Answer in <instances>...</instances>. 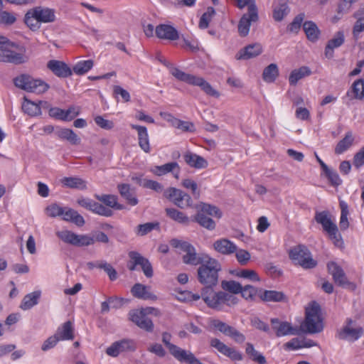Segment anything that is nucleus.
<instances>
[{
    "instance_id": "nucleus-4",
    "label": "nucleus",
    "mask_w": 364,
    "mask_h": 364,
    "mask_svg": "<svg viewBox=\"0 0 364 364\" xmlns=\"http://www.w3.org/2000/svg\"><path fill=\"white\" fill-rule=\"evenodd\" d=\"M14 85L26 92L42 94L50 87L49 85L41 79H35L27 74H21L14 79Z\"/></svg>"
},
{
    "instance_id": "nucleus-60",
    "label": "nucleus",
    "mask_w": 364,
    "mask_h": 364,
    "mask_svg": "<svg viewBox=\"0 0 364 364\" xmlns=\"http://www.w3.org/2000/svg\"><path fill=\"white\" fill-rule=\"evenodd\" d=\"M340 208H341V218H340V226L341 228H348L349 225V223L348 221V204L341 200L340 201Z\"/></svg>"
},
{
    "instance_id": "nucleus-64",
    "label": "nucleus",
    "mask_w": 364,
    "mask_h": 364,
    "mask_svg": "<svg viewBox=\"0 0 364 364\" xmlns=\"http://www.w3.org/2000/svg\"><path fill=\"white\" fill-rule=\"evenodd\" d=\"M237 276L241 278L249 279L252 282L260 281V278L257 273L252 269H242L237 274Z\"/></svg>"
},
{
    "instance_id": "nucleus-58",
    "label": "nucleus",
    "mask_w": 364,
    "mask_h": 364,
    "mask_svg": "<svg viewBox=\"0 0 364 364\" xmlns=\"http://www.w3.org/2000/svg\"><path fill=\"white\" fill-rule=\"evenodd\" d=\"M6 48H16L21 52H25L24 46H19L16 43L10 41L6 37L0 36V51H3Z\"/></svg>"
},
{
    "instance_id": "nucleus-47",
    "label": "nucleus",
    "mask_w": 364,
    "mask_h": 364,
    "mask_svg": "<svg viewBox=\"0 0 364 364\" xmlns=\"http://www.w3.org/2000/svg\"><path fill=\"white\" fill-rule=\"evenodd\" d=\"M94 65L92 60H81L74 65L73 72L79 75H82L87 73Z\"/></svg>"
},
{
    "instance_id": "nucleus-11",
    "label": "nucleus",
    "mask_w": 364,
    "mask_h": 364,
    "mask_svg": "<svg viewBox=\"0 0 364 364\" xmlns=\"http://www.w3.org/2000/svg\"><path fill=\"white\" fill-rule=\"evenodd\" d=\"M201 296L207 306L213 309H223V291L215 292L213 287L203 288Z\"/></svg>"
},
{
    "instance_id": "nucleus-23",
    "label": "nucleus",
    "mask_w": 364,
    "mask_h": 364,
    "mask_svg": "<svg viewBox=\"0 0 364 364\" xmlns=\"http://www.w3.org/2000/svg\"><path fill=\"white\" fill-rule=\"evenodd\" d=\"M150 289L151 287L149 286L136 283L132 287L131 292L132 295L137 299L143 300H156L157 296L151 292Z\"/></svg>"
},
{
    "instance_id": "nucleus-27",
    "label": "nucleus",
    "mask_w": 364,
    "mask_h": 364,
    "mask_svg": "<svg viewBox=\"0 0 364 364\" xmlns=\"http://www.w3.org/2000/svg\"><path fill=\"white\" fill-rule=\"evenodd\" d=\"M185 162L195 168H204L208 166V161L202 156L196 154L188 151L183 156Z\"/></svg>"
},
{
    "instance_id": "nucleus-42",
    "label": "nucleus",
    "mask_w": 364,
    "mask_h": 364,
    "mask_svg": "<svg viewBox=\"0 0 364 364\" xmlns=\"http://www.w3.org/2000/svg\"><path fill=\"white\" fill-rule=\"evenodd\" d=\"M63 186L70 188L85 189L86 188L85 182L77 177H64L61 180Z\"/></svg>"
},
{
    "instance_id": "nucleus-17",
    "label": "nucleus",
    "mask_w": 364,
    "mask_h": 364,
    "mask_svg": "<svg viewBox=\"0 0 364 364\" xmlns=\"http://www.w3.org/2000/svg\"><path fill=\"white\" fill-rule=\"evenodd\" d=\"M47 68L57 77L66 78L73 74L70 68L63 61L50 60L47 63Z\"/></svg>"
},
{
    "instance_id": "nucleus-35",
    "label": "nucleus",
    "mask_w": 364,
    "mask_h": 364,
    "mask_svg": "<svg viewBox=\"0 0 364 364\" xmlns=\"http://www.w3.org/2000/svg\"><path fill=\"white\" fill-rule=\"evenodd\" d=\"M55 335L57 336L60 341L73 340L74 336L71 321H66L61 326L58 327Z\"/></svg>"
},
{
    "instance_id": "nucleus-30",
    "label": "nucleus",
    "mask_w": 364,
    "mask_h": 364,
    "mask_svg": "<svg viewBox=\"0 0 364 364\" xmlns=\"http://www.w3.org/2000/svg\"><path fill=\"white\" fill-rule=\"evenodd\" d=\"M172 172L176 178H178L180 174V167L177 162H169L161 166L155 167L154 173L157 176H162Z\"/></svg>"
},
{
    "instance_id": "nucleus-18",
    "label": "nucleus",
    "mask_w": 364,
    "mask_h": 364,
    "mask_svg": "<svg viewBox=\"0 0 364 364\" xmlns=\"http://www.w3.org/2000/svg\"><path fill=\"white\" fill-rule=\"evenodd\" d=\"M129 317L132 321H133L140 328L148 332L153 331L154 324L152 321L148 318L142 311H132L129 313Z\"/></svg>"
},
{
    "instance_id": "nucleus-19",
    "label": "nucleus",
    "mask_w": 364,
    "mask_h": 364,
    "mask_svg": "<svg viewBox=\"0 0 364 364\" xmlns=\"http://www.w3.org/2000/svg\"><path fill=\"white\" fill-rule=\"evenodd\" d=\"M36 20L41 24V23H48L55 21V10L43 6H36L31 9Z\"/></svg>"
},
{
    "instance_id": "nucleus-1",
    "label": "nucleus",
    "mask_w": 364,
    "mask_h": 364,
    "mask_svg": "<svg viewBox=\"0 0 364 364\" xmlns=\"http://www.w3.org/2000/svg\"><path fill=\"white\" fill-rule=\"evenodd\" d=\"M198 269V279L205 286L204 288H210L216 286L218 282V273L221 271L220 263L210 257L205 256L199 264Z\"/></svg>"
},
{
    "instance_id": "nucleus-13",
    "label": "nucleus",
    "mask_w": 364,
    "mask_h": 364,
    "mask_svg": "<svg viewBox=\"0 0 364 364\" xmlns=\"http://www.w3.org/2000/svg\"><path fill=\"white\" fill-rule=\"evenodd\" d=\"M77 203L81 207L102 216L109 217L113 214L110 208L90 198H80L77 199Z\"/></svg>"
},
{
    "instance_id": "nucleus-8",
    "label": "nucleus",
    "mask_w": 364,
    "mask_h": 364,
    "mask_svg": "<svg viewBox=\"0 0 364 364\" xmlns=\"http://www.w3.org/2000/svg\"><path fill=\"white\" fill-rule=\"evenodd\" d=\"M354 324L355 321L352 318H347L344 325L337 331L336 337L339 340L349 342L358 341L363 334V328Z\"/></svg>"
},
{
    "instance_id": "nucleus-28",
    "label": "nucleus",
    "mask_w": 364,
    "mask_h": 364,
    "mask_svg": "<svg viewBox=\"0 0 364 364\" xmlns=\"http://www.w3.org/2000/svg\"><path fill=\"white\" fill-rule=\"evenodd\" d=\"M314 219L322 228H337L335 218L328 210L316 212Z\"/></svg>"
},
{
    "instance_id": "nucleus-22",
    "label": "nucleus",
    "mask_w": 364,
    "mask_h": 364,
    "mask_svg": "<svg viewBox=\"0 0 364 364\" xmlns=\"http://www.w3.org/2000/svg\"><path fill=\"white\" fill-rule=\"evenodd\" d=\"M27 58L22 53H18L6 48L0 51V61L3 63H9L15 65L22 64L26 62Z\"/></svg>"
},
{
    "instance_id": "nucleus-63",
    "label": "nucleus",
    "mask_w": 364,
    "mask_h": 364,
    "mask_svg": "<svg viewBox=\"0 0 364 364\" xmlns=\"http://www.w3.org/2000/svg\"><path fill=\"white\" fill-rule=\"evenodd\" d=\"M16 21L14 14L4 11L0 12V24L4 26L13 25Z\"/></svg>"
},
{
    "instance_id": "nucleus-6",
    "label": "nucleus",
    "mask_w": 364,
    "mask_h": 364,
    "mask_svg": "<svg viewBox=\"0 0 364 364\" xmlns=\"http://www.w3.org/2000/svg\"><path fill=\"white\" fill-rule=\"evenodd\" d=\"M289 257L304 269H312L317 265V262L312 258L310 251L304 245H299L289 251Z\"/></svg>"
},
{
    "instance_id": "nucleus-49",
    "label": "nucleus",
    "mask_w": 364,
    "mask_h": 364,
    "mask_svg": "<svg viewBox=\"0 0 364 364\" xmlns=\"http://www.w3.org/2000/svg\"><path fill=\"white\" fill-rule=\"evenodd\" d=\"M351 92L355 99L363 100L364 98V80H356L351 86Z\"/></svg>"
},
{
    "instance_id": "nucleus-9",
    "label": "nucleus",
    "mask_w": 364,
    "mask_h": 364,
    "mask_svg": "<svg viewBox=\"0 0 364 364\" xmlns=\"http://www.w3.org/2000/svg\"><path fill=\"white\" fill-rule=\"evenodd\" d=\"M129 257L130 260L127 264V267L130 271L136 270V267L139 266L147 278H151L153 276L152 265L147 258L136 251L129 252Z\"/></svg>"
},
{
    "instance_id": "nucleus-20",
    "label": "nucleus",
    "mask_w": 364,
    "mask_h": 364,
    "mask_svg": "<svg viewBox=\"0 0 364 364\" xmlns=\"http://www.w3.org/2000/svg\"><path fill=\"white\" fill-rule=\"evenodd\" d=\"M262 53V46L260 43H256L250 44L240 50L236 54L237 60H248L259 55Z\"/></svg>"
},
{
    "instance_id": "nucleus-32",
    "label": "nucleus",
    "mask_w": 364,
    "mask_h": 364,
    "mask_svg": "<svg viewBox=\"0 0 364 364\" xmlns=\"http://www.w3.org/2000/svg\"><path fill=\"white\" fill-rule=\"evenodd\" d=\"M303 29L309 41L314 43L318 40L321 31L314 21H305L303 23Z\"/></svg>"
},
{
    "instance_id": "nucleus-44",
    "label": "nucleus",
    "mask_w": 364,
    "mask_h": 364,
    "mask_svg": "<svg viewBox=\"0 0 364 364\" xmlns=\"http://www.w3.org/2000/svg\"><path fill=\"white\" fill-rule=\"evenodd\" d=\"M353 138L351 132L346 133L345 137L338 141L336 148L335 153L341 154L348 149L353 144Z\"/></svg>"
},
{
    "instance_id": "nucleus-57",
    "label": "nucleus",
    "mask_w": 364,
    "mask_h": 364,
    "mask_svg": "<svg viewBox=\"0 0 364 364\" xmlns=\"http://www.w3.org/2000/svg\"><path fill=\"white\" fill-rule=\"evenodd\" d=\"M201 211L203 213L212 217H215L218 219L222 217V211L215 205H212L208 203H203Z\"/></svg>"
},
{
    "instance_id": "nucleus-43",
    "label": "nucleus",
    "mask_w": 364,
    "mask_h": 364,
    "mask_svg": "<svg viewBox=\"0 0 364 364\" xmlns=\"http://www.w3.org/2000/svg\"><path fill=\"white\" fill-rule=\"evenodd\" d=\"M245 352L253 361L259 364L267 363L265 357L261 353L256 350L252 343H247Z\"/></svg>"
},
{
    "instance_id": "nucleus-37",
    "label": "nucleus",
    "mask_w": 364,
    "mask_h": 364,
    "mask_svg": "<svg viewBox=\"0 0 364 364\" xmlns=\"http://www.w3.org/2000/svg\"><path fill=\"white\" fill-rule=\"evenodd\" d=\"M290 12L287 2H279L273 8L272 17L276 21H282Z\"/></svg>"
},
{
    "instance_id": "nucleus-48",
    "label": "nucleus",
    "mask_w": 364,
    "mask_h": 364,
    "mask_svg": "<svg viewBox=\"0 0 364 364\" xmlns=\"http://www.w3.org/2000/svg\"><path fill=\"white\" fill-rule=\"evenodd\" d=\"M23 22L32 31H37L41 28V24L36 20L31 9L26 13Z\"/></svg>"
},
{
    "instance_id": "nucleus-26",
    "label": "nucleus",
    "mask_w": 364,
    "mask_h": 364,
    "mask_svg": "<svg viewBox=\"0 0 364 364\" xmlns=\"http://www.w3.org/2000/svg\"><path fill=\"white\" fill-rule=\"evenodd\" d=\"M327 267L329 273L332 275L336 283L342 286L348 283L346 276L343 269L336 262H331L328 263Z\"/></svg>"
},
{
    "instance_id": "nucleus-62",
    "label": "nucleus",
    "mask_w": 364,
    "mask_h": 364,
    "mask_svg": "<svg viewBox=\"0 0 364 364\" xmlns=\"http://www.w3.org/2000/svg\"><path fill=\"white\" fill-rule=\"evenodd\" d=\"M305 17L304 14L301 13L296 16L292 22L287 26V30L291 33H298Z\"/></svg>"
},
{
    "instance_id": "nucleus-12",
    "label": "nucleus",
    "mask_w": 364,
    "mask_h": 364,
    "mask_svg": "<svg viewBox=\"0 0 364 364\" xmlns=\"http://www.w3.org/2000/svg\"><path fill=\"white\" fill-rule=\"evenodd\" d=\"M136 348V342L132 339H122L112 343L106 349V353L112 357H117L122 353L132 352Z\"/></svg>"
},
{
    "instance_id": "nucleus-52",
    "label": "nucleus",
    "mask_w": 364,
    "mask_h": 364,
    "mask_svg": "<svg viewBox=\"0 0 364 364\" xmlns=\"http://www.w3.org/2000/svg\"><path fill=\"white\" fill-rule=\"evenodd\" d=\"M221 286L224 290L234 294L240 293L242 289V286L239 282L233 280L223 281Z\"/></svg>"
},
{
    "instance_id": "nucleus-16",
    "label": "nucleus",
    "mask_w": 364,
    "mask_h": 364,
    "mask_svg": "<svg viewBox=\"0 0 364 364\" xmlns=\"http://www.w3.org/2000/svg\"><path fill=\"white\" fill-rule=\"evenodd\" d=\"M211 347L215 348L223 355L230 358L232 360L240 361L242 359V354L235 349L225 345L218 338H212L210 341Z\"/></svg>"
},
{
    "instance_id": "nucleus-14",
    "label": "nucleus",
    "mask_w": 364,
    "mask_h": 364,
    "mask_svg": "<svg viewBox=\"0 0 364 364\" xmlns=\"http://www.w3.org/2000/svg\"><path fill=\"white\" fill-rule=\"evenodd\" d=\"M271 323L277 337L288 335H299L300 333V329L299 328L293 327L292 325L287 321H282L279 318H274L271 319Z\"/></svg>"
},
{
    "instance_id": "nucleus-5",
    "label": "nucleus",
    "mask_w": 364,
    "mask_h": 364,
    "mask_svg": "<svg viewBox=\"0 0 364 364\" xmlns=\"http://www.w3.org/2000/svg\"><path fill=\"white\" fill-rule=\"evenodd\" d=\"M171 245L183 253V262L191 265H198L202 262V259L208 255L197 254L195 247L189 242L178 239H172Z\"/></svg>"
},
{
    "instance_id": "nucleus-50",
    "label": "nucleus",
    "mask_w": 364,
    "mask_h": 364,
    "mask_svg": "<svg viewBox=\"0 0 364 364\" xmlns=\"http://www.w3.org/2000/svg\"><path fill=\"white\" fill-rule=\"evenodd\" d=\"M64 206H61L60 205L53 203L50 205H48L45 208V213L46 215L50 217V218H56V217H60L63 213L64 210Z\"/></svg>"
},
{
    "instance_id": "nucleus-54",
    "label": "nucleus",
    "mask_w": 364,
    "mask_h": 364,
    "mask_svg": "<svg viewBox=\"0 0 364 364\" xmlns=\"http://www.w3.org/2000/svg\"><path fill=\"white\" fill-rule=\"evenodd\" d=\"M182 186L188 189L191 190V194L195 199H198L200 196V191L198 188V184L191 178L183 179L181 182Z\"/></svg>"
},
{
    "instance_id": "nucleus-53",
    "label": "nucleus",
    "mask_w": 364,
    "mask_h": 364,
    "mask_svg": "<svg viewBox=\"0 0 364 364\" xmlns=\"http://www.w3.org/2000/svg\"><path fill=\"white\" fill-rule=\"evenodd\" d=\"M323 171L331 186H338L342 183V180L335 170L328 166L327 169H324Z\"/></svg>"
},
{
    "instance_id": "nucleus-59",
    "label": "nucleus",
    "mask_w": 364,
    "mask_h": 364,
    "mask_svg": "<svg viewBox=\"0 0 364 364\" xmlns=\"http://www.w3.org/2000/svg\"><path fill=\"white\" fill-rule=\"evenodd\" d=\"M166 215L171 219L179 223H186L188 220V217L182 212L175 208H166Z\"/></svg>"
},
{
    "instance_id": "nucleus-31",
    "label": "nucleus",
    "mask_w": 364,
    "mask_h": 364,
    "mask_svg": "<svg viewBox=\"0 0 364 364\" xmlns=\"http://www.w3.org/2000/svg\"><path fill=\"white\" fill-rule=\"evenodd\" d=\"M213 247L217 252L223 255H230L237 250L236 245L226 239L215 241Z\"/></svg>"
},
{
    "instance_id": "nucleus-24",
    "label": "nucleus",
    "mask_w": 364,
    "mask_h": 364,
    "mask_svg": "<svg viewBox=\"0 0 364 364\" xmlns=\"http://www.w3.org/2000/svg\"><path fill=\"white\" fill-rule=\"evenodd\" d=\"M131 127L138 132L139 146L140 148L144 152L149 153L151 149L146 127L136 124H132Z\"/></svg>"
},
{
    "instance_id": "nucleus-15",
    "label": "nucleus",
    "mask_w": 364,
    "mask_h": 364,
    "mask_svg": "<svg viewBox=\"0 0 364 364\" xmlns=\"http://www.w3.org/2000/svg\"><path fill=\"white\" fill-rule=\"evenodd\" d=\"M258 20V11H255L254 6H252L247 14H243L238 23V32L240 36L245 37L248 35L252 22Z\"/></svg>"
},
{
    "instance_id": "nucleus-55",
    "label": "nucleus",
    "mask_w": 364,
    "mask_h": 364,
    "mask_svg": "<svg viewBox=\"0 0 364 364\" xmlns=\"http://www.w3.org/2000/svg\"><path fill=\"white\" fill-rule=\"evenodd\" d=\"M351 6L346 3H343L341 1V2L338 5V9L336 10V14L332 17L331 21L333 23H337L339 20H341L343 16L348 14L350 11Z\"/></svg>"
},
{
    "instance_id": "nucleus-41",
    "label": "nucleus",
    "mask_w": 364,
    "mask_h": 364,
    "mask_svg": "<svg viewBox=\"0 0 364 364\" xmlns=\"http://www.w3.org/2000/svg\"><path fill=\"white\" fill-rule=\"evenodd\" d=\"M58 136L62 139H65L70 141L72 144H80V139L77 135L70 129H60L57 132Z\"/></svg>"
},
{
    "instance_id": "nucleus-51",
    "label": "nucleus",
    "mask_w": 364,
    "mask_h": 364,
    "mask_svg": "<svg viewBox=\"0 0 364 364\" xmlns=\"http://www.w3.org/2000/svg\"><path fill=\"white\" fill-rule=\"evenodd\" d=\"M171 338V336L168 333H164L162 334V341L165 344V346L168 349L170 353L176 358L178 354L180 353V351L182 350V348L178 347L177 346L171 343L170 341Z\"/></svg>"
},
{
    "instance_id": "nucleus-45",
    "label": "nucleus",
    "mask_w": 364,
    "mask_h": 364,
    "mask_svg": "<svg viewBox=\"0 0 364 364\" xmlns=\"http://www.w3.org/2000/svg\"><path fill=\"white\" fill-rule=\"evenodd\" d=\"M325 234L329 237L332 242L337 247H343V240L341 237V234L339 232V229H323Z\"/></svg>"
},
{
    "instance_id": "nucleus-10",
    "label": "nucleus",
    "mask_w": 364,
    "mask_h": 364,
    "mask_svg": "<svg viewBox=\"0 0 364 364\" xmlns=\"http://www.w3.org/2000/svg\"><path fill=\"white\" fill-rule=\"evenodd\" d=\"M57 235L64 242L75 246L90 245L94 242L92 237L87 235H76L68 229L58 231Z\"/></svg>"
},
{
    "instance_id": "nucleus-46",
    "label": "nucleus",
    "mask_w": 364,
    "mask_h": 364,
    "mask_svg": "<svg viewBox=\"0 0 364 364\" xmlns=\"http://www.w3.org/2000/svg\"><path fill=\"white\" fill-rule=\"evenodd\" d=\"M22 109L25 113L32 117L41 114V111H40L38 102L27 99H25V102L22 105Z\"/></svg>"
},
{
    "instance_id": "nucleus-2",
    "label": "nucleus",
    "mask_w": 364,
    "mask_h": 364,
    "mask_svg": "<svg viewBox=\"0 0 364 364\" xmlns=\"http://www.w3.org/2000/svg\"><path fill=\"white\" fill-rule=\"evenodd\" d=\"M300 331L309 333H320L323 329L321 308L316 301H311L305 309V319L300 326Z\"/></svg>"
},
{
    "instance_id": "nucleus-7",
    "label": "nucleus",
    "mask_w": 364,
    "mask_h": 364,
    "mask_svg": "<svg viewBox=\"0 0 364 364\" xmlns=\"http://www.w3.org/2000/svg\"><path fill=\"white\" fill-rule=\"evenodd\" d=\"M164 196L181 209L191 207L193 205V200L189 194L174 187L166 189L164 191Z\"/></svg>"
},
{
    "instance_id": "nucleus-25",
    "label": "nucleus",
    "mask_w": 364,
    "mask_h": 364,
    "mask_svg": "<svg viewBox=\"0 0 364 364\" xmlns=\"http://www.w3.org/2000/svg\"><path fill=\"white\" fill-rule=\"evenodd\" d=\"M61 219L65 221L70 222L78 227H82L85 224L83 217L79 214L77 210L67 206L64 208Z\"/></svg>"
},
{
    "instance_id": "nucleus-61",
    "label": "nucleus",
    "mask_w": 364,
    "mask_h": 364,
    "mask_svg": "<svg viewBox=\"0 0 364 364\" xmlns=\"http://www.w3.org/2000/svg\"><path fill=\"white\" fill-rule=\"evenodd\" d=\"M196 220L203 228H214L215 226L214 220L202 211L198 213Z\"/></svg>"
},
{
    "instance_id": "nucleus-34",
    "label": "nucleus",
    "mask_w": 364,
    "mask_h": 364,
    "mask_svg": "<svg viewBox=\"0 0 364 364\" xmlns=\"http://www.w3.org/2000/svg\"><path fill=\"white\" fill-rule=\"evenodd\" d=\"M311 75V70L307 66H301L298 69H294L291 72L289 77V85L295 86L299 80Z\"/></svg>"
},
{
    "instance_id": "nucleus-39",
    "label": "nucleus",
    "mask_w": 364,
    "mask_h": 364,
    "mask_svg": "<svg viewBox=\"0 0 364 364\" xmlns=\"http://www.w3.org/2000/svg\"><path fill=\"white\" fill-rule=\"evenodd\" d=\"M279 75V68L277 64L271 63L267 66L262 73V78L266 82H274Z\"/></svg>"
},
{
    "instance_id": "nucleus-40",
    "label": "nucleus",
    "mask_w": 364,
    "mask_h": 364,
    "mask_svg": "<svg viewBox=\"0 0 364 364\" xmlns=\"http://www.w3.org/2000/svg\"><path fill=\"white\" fill-rule=\"evenodd\" d=\"M264 301L280 302L286 300V296L282 291L265 290L260 296Z\"/></svg>"
},
{
    "instance_id": "nucleus-29",
    "label": "nucleus",
    "mask_w": 364,
    "mask_h": 364,
    "mask_svg": "<svg viewBox=\"0 0 364 364\" xmlns=\"http://www.w3.org/2000/svg\"><path fill=\"white\" fill-rule=\"evenodd\" d=\"M344 43V33L343 31H338L335 36L328 41L325 48V55L327 58H331L333 55V49L340 47Z\"/></svg>"
},
{
    "instance_id": "nucleus-36",
    "label": "nucleus",
    "mask_w": 364,
    "mask_h": 364,
    "mask_svg": "<svg viewBox=\"0 0 364 364\" xmlns=\"http://www.w3.org/2000/svg\"><path fill=\"white\" fill-rule=\"evenodd\" d=\"M95 198L98 200L102 202L107 206L114 208L115 210H122L124 205L117 203V197L111 194L95 195Z\"/></svg>"
},
{
    "instance_id": "nucleus-3",
    "label": "nucleus",
    "mask_w": 364,
    "mask_h": 364,
    "mask_svg": "<svg viewBox=\"0 0 364 364\" xmlns=\"http://www.w3.org/2000/svg\"><path fill=\"white\" fill-rule=\"evenodd\" d=\"M171 74L177 80L181 82H186L191 85L200 87L201 90L208 95L215 97L216 98L220 96V93L203 77L186 73L179 70L178 68H172L171 70Z\"/></svg>"
},
{
    "instance_id": "nucleus-21",
    "label": "nucleus",
    "mask_w": 364,
    "mask_h": 364,
    "mask_svg": "<svg viewBox=\"0 0 364 364\" xmlns=\"http://www.w3.org/2000/svg\"><path fill=\"white\" fill-rule=\"evenodd\" d=\"M156 36L160 39L175 41L179 38L178 31L172 26L159 24L155 28Z\"/></svg>"
},
{
    "instance_id": "nucleus-56",
    "label": "nucleus",
    "mask_w": 364,
    "mask_h": 364,
    "mask_svg": "<svg viewBox=\"0 0 364 364\" xmlns=\"http://www.w3.org/2000/svg\"><path fill=\"white\" fill-rule=\"evenodd\" d=\"M215 11L214 8L210 6L207 11L201 16L199 21V28L201 29L207 28L209 26L212 17L215 15Z\"/></svg>"
},
{
    "instance_id": "nucleus-33",
    "label": "nucleus",
    "mask_w": 364,
    "mask_h": 364,
    "mask_svg": "<svg viewBox=\"0 0 364 364\" xmlns=\"http://www.w3.org/2000/svg\"><path fill=\"white\" fill-rule=\"evenodd\" d=\"M41 295V291H34L26 294L21 303L20 308L23 311L31 309L38 304Z\"/></svg>"
},
{
    "instance_id": "nucleus-38",
    "label": "nucleus",
    "mask_w": 364,
    "mask_h": 364,
    "mask_svg": "<svg viewBox=\"0 0 364 364\" xmlns=\"http://www.w3.org/2000/svg\"><path fill=\"white\" fill-rule=\"evenodd\" d=\"M120 195L127 200L131 205H136L138 203V200L134 194L132 192L130 186L127 183H121L117 186Z\"/></svg>"
}]
</instances>
